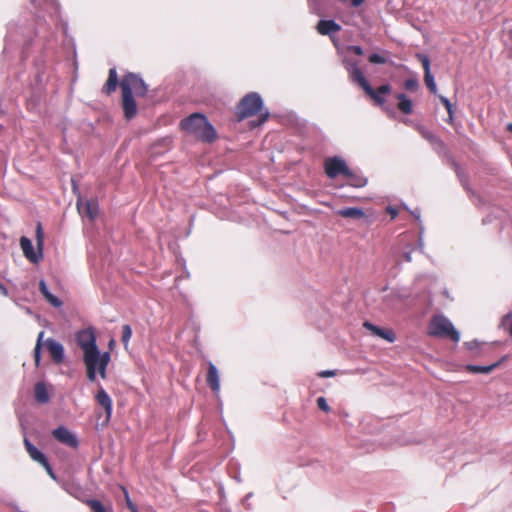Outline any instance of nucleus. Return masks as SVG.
<instances>
[{
    "instance_id": "27",
    "label": "nucleus",
    "mask_w": 512,
    "mask_h": 512,
    "mask_svg": "<svg viewBox=\"0 0 512 512\" xmlns=\"http://www.w3.org/2000/svg\"><path fill=\"white\" fill-rule=\"evenodd\" d=\"M345 177H347L349 179L350 185L353 187H356V188H362V187L366 186V184L368 182L366 177L354 172L353 170H351L350 175H345Z\"/></svg>"
},
{
    "instance_id": "18",
    "label": "nucleus",
    "mask_w": 512,
    "mask_h": 512,
    "mask_svg": "<svg viewBox=\"0 0 512 512\" xmlns=\"http://www.w3.org/2000/svg\"><path fill=\"white\" fill-rule=\"evenodd\" d=\"M341 30V25L335 20H320L317 24V31L321 35H331Z\"/></svg>"
},
{
    "instance_id": "46",
    "label": "nucleus",
    "mask_w": 512,
    "mask_h": 512,
    "mask_svg": "<svg viewBox=\"0 0 512 512\" xmlns=\"http://www.w3.org/2000/svg\"><path fill=\"white\" fill-rule=\"evenodd\" d=\"M466 347L470 351L477 350L480 347V343L478 340H472L465 343Z\"/></svg>"
},
{
    "instance_id": "31",
    "label": "nucleus",
    "mask_w": 512,
    "mask_h": 512,
    "mask_svg": "<svg viewBox=\"0 0 512 512\" xmlns=\"http://www.w3.org/2000/svg\"><path fill=\"white\" fill-rule=\"evenodd\" d=\"M43 336H44V332L41 331L37 337L36 346L34 348V360H35V365L37 367L40 365V362H41V348L43 345V342H42Z\"/></svg>"
},
{
    "instance_id": "48",
    "label": "nucleus",
    "mask_w": 512,
    "mask_h": 512,
    "mask_svg": "<svg viewBox=\"0 0 512 512\" xmlns=\"http://www.w3.org/2000/svg\"><path fill=\"white\" fill-rule=\"evenodd\" d=\"M269 116H270V112L268 110L261 113L260 117H259V123L262 124V123L266 122L268 120Z\"/></svg>"
},
{
    "instance_id": "41",
    "label": "nucleus",
    "mask_w": 512,
    "mask_h": 512,
    "mask_svg": "<svg viewBox=\"0 0 512 512\" xmlns=\"http://www.w3.org/2000/svg\"><path fill=\"white\" fill-rule=\"evenodd\" d=\"M317 405H318V408L324 412L330 411V407L327 403V400L323 396L317 398Z\"/></svg>"
},
{
    "instance_id": "6",
    "label": "nucleus",
    "mask_w": 512,
    "mask_h": 512,
    "mask_svg": "<svg viewBox=\"0 0 512 512\" xmlns=\"http://www.w3.org/2000/svg\"><path fill=\"white\" fill-rule=\"evenodd\" d=\"M263 100L259 93L250 92L246 94L236 106V116L238 120H244L261 112Z\"/></svg>"
},
{
    "instance_id": "29",
    "label": "nucleus",
    "mask_w": 512,
    "mask_h": 512,
    "mask_svg": "<svg viewBox=\"0 0 512 512\" xmlns=\"http://www.w3.org/2000/svg\"><path fill=\"white\" fill-rule=\"evenodd\" d=\"M86 504L91 509V512H112V508L109 510L103 505V503L98 499H88Z\"/></svg>"
},
{
    "instance_id": "21",
    "label": "nucleus",
    "mask_w": 512,
    "mask_h": 512,
    "mask_svg": "<svg viewBox=\"0 0 512 512\" xmlns=\"http://www.w3.org/2000/svg\"><path fill=\"white\" fill-rule=\"evenodd\" d=\"M119 83L120 82H118L117 70L115 67H113L109 70L108 79L103 86V92L107 95H110L116 90Z\"/></svg>"
},
{
    "instance_id": "15",
    "label": "nucleus",
    "mask_w": 512,
    "mask_h": 512,
    "mask_svg": "<svg viewBox=\"0 0 512 512\" xmlns=\"http://www.w3.org/2000/svg\"><path fill=\"white\" fill-rule=\"evenodd\" d=\"M363 326L370 330L373 335L385 339L390 343H393L396 339L395 334L391 330L383 329L379 326L372 324L369 321L364 322Z\"/></svg>"
},
{
    "instance_id": "17",
    "label": "nucleus",
    "mask_w": 512,
    "mask_h": 512,
    "mask_svg": "<svg viewBox=\"0 0 512 512\" xmlns=\"http://www.w3.org/2000/svg\"><path fill=\"white\" fill-rule=\"evenodd\" d=\"M97 403L102 406L106 413V421H109L112 414V400L109 394L103 389L100 388L96 394Z\"/></svg>"
},
{
    "instance_id": "26",
    "label": "nucleus",
    "mask_w": 512,
    "mask_h": 512,
    "mask_svg": "<svg viewBox=\"0 0 512 512\" xmlns=\"http://www.w3.org/2000/svg\"><path fill=\"white\" fill-rule=\"evenodd\" d=\"M338 214L345 218L361 219L365 216L364 211L357 207H346L338 210Z\"/></svg>"
},
{
    "instance_id": "10",
    "label": "nucleus",
    "mask_w": 512,
    "mask_h": 512,
    "mask_svg": "<svg viewBox=\"0 0 512 512\" xmlns=\"http://www.w3.org/2000/svg\"><path fill=\"white\" fill-rule=\"evenodd\" d=\"M122 92L121 106L123 109L124 117L126 120H131L137 115V103L134 94L129 88V85L124 83Z\"/></svg>"
},
{
    "instance_id": "16",
    "label": "nucleus",
    "mask_w": 512,
    "mask_h": 512,
    "mask_svg": "<svg viewBox=\"0 0 512 512\" xmlns=\"http://www.w3.org/2000/svg\"><path fill=\"white\" fill-rule=\"evenodd\" d=\"M206 381H207L208 386L211 388V390L214 393L219 392V390H220L219 373H218L217 367L212 362H209V364H208Z\"/></svg>"
},
{
    "instance_id": "54",
    "label": "nucleus",
    "mask_w": 512,
    "mask_h": 512,
    "mask_svg": "<svg viewBox=\"0 0 512 512\" xmlns=\"http://www.w3.org/2000/svg\"><path fill=\"white\" fill-rule=\"evenodd\" d=\"M507 130H508L509 132H512V123H509V124L507 125Z\"/></svg>"
},
{
    "instance_id": "35",
    "label": "nucleus",
    "mask_w": 512,
    "mask_h": 512,
    "mask_svg": "<svg viewBox=\"0 0 512 512\" xmlns=\"http://www.w3.org/2000/svg\"><path fill=\"white\" fill-rule=\"evenodd\" d=\"M310 12L320 15L322 12V0H307Z\"/></svg>"
},
{
    "instance_id": "22",
    "label": "nucleus",
    "mask_w": 512,
    "mask_h": 512,
    "mask_svg": "<svg viewBox=\"0 0 512 512\" xmlns=\"http://www.w3.org/2000/svg\"><path fill=\"white\" fill-rule=\"evenodd\" d=\"M35 400L40 404H46L50 400V396L45 383L37 382L34 386Z\"/></svg>"
},
{
    "instance_id": "4",
    "label": "nucleus",
    "mask_w": 512,
    "mask_h": 512,
    "mask_svg": "<svg viewBox=\"0 0 512 512\" xmlns=\"http://www.w3.org/2000/svg\"><path fill=\"white\" fill-rule=\"evenodd\" d=\"M111 360L110 352H101L99 348L83 354L87 378L90 382L96 380L98 373L101 378H106V369Z\"/></svg>"
},
{
    "instance_id": "52",
    "label": "nucleus",
    "mask_w": 512,
    "mask_h": 512,
    "mask_svg": "<svg viewBox=\"0 0 512 512\" xmlns=\"http://www.w3.org/2000/svg\"><path fill=\"white\" fill-rule=\"evenodd\" d=\"M364 1H365V0H351V5H352L353 7H359L360 5H362V4H363V2H364Z\"/></svg>"
},
{
    "instance_id": "12",
    "label": "nucleus",
    "mask_w": 512,
    "mask_h": 512,
    "mask_svg": "<svg viewBox=\"0 0 512 512\" xmlns=\"http://www.w3.org/2000/svg\"><path fill=\"white\" fill-rule=\"evenodd\" d=\"M52 436L60 443L71 448H77L79 441L77 436L72 433L67 427L61 425L52 431Z\"/></svg>"
},
{
    "instance_id": "34",
    "label": "nucleus",
    "mask_w": 512,
    "mask_h": 512,
    "mask_svg": "<svg viewBox=\"0 0 512 512\" xmlns=\"http://www.w3.org/2000/svg\"><path fill=\"white\" fill-rule=\"evenodd\" d=\"M419 132H420L421 136L425 140H427L431 145H433V143H435V141L439 138L432 131L427 130L424 127H420Z\"/></svg>"
},
{
    "instance_id": "25",
    "label": "nucleus",
    "mask_w": 512,
    "mask_h": 512,
    "mask_svg": "<svg viewBox=\"0 0 512 512\" xmlns=\"http://www.w3.org/2000/svg\"><path fill=\"white\" fill-rule=\"evenodd\" d=\"M78 210L83 212L89 219L94 220L98 213V205L94 201L87 200L85 205L82 207L78 202Z\"/></svg>"
},
{
    "instance_id": "43",
    "label": "nucleus",
    "mask_w": 512,
    "mask_h": 512,
    "mask_svg": "<svg viewBox=\"0 0 512 512\" xmlns=\"http://www.w3.org/2000/svg\"><path fill=\"white\" fill-rule=\"evenodd\" d=\"M347 51L348 52H352V53H354L356 55H359V56L364 54L363 48L361 46H359V45H349L347 47Z\"/></svg>"
},
{
    "instance_id": "8",
    "label": "nucleus",
    "mask_w": 512,
    "mask_h": 512,
    "mask_svg": "<svg viewBox=\"0 0 512 512\" xmlns=\"http://www.w3.org/2000/svg\"><path fill=\"white\" fill-rule=\"evenodd\" d=\"M324 169L327 177L330 179H335L339 175L345 177V175L351 174V169L346 161L338 156L327 158L324 162Z\"/></svg>"
},
{
    "instance_id": "45",
    "label": "nucleus",
    "mask_w": 512,
    "mask_h": 512,
    "mask_svg": "<svg viewBox=\"0 0 512 512\" xmlns=\"http://www.w3.org/2000/svg\"><path fill=\"white\" fill-rule=\"evenodd\" d=\"M447 160H448V163L449 165L455 170H459V168L461 167L459 165V163L455 160V158L451 155V153H449V155L446 156Z\"/></svg>"
},
{
    "instance_id": "20",
    "label": "nucleus",
    "mask_w": 512,
    "mask_h": 512,
    "mask_svg": "<svg viewBox=\"0 0 512 512\" xmlns=\"http://www.w3.org/2000/svg\"><path fill=\"white\" fill-rule=\"evenodd\" d=\"M39 290L41 294L44 296V298L47 300V302L51 304L53 307L59 308L62 306L63 302L57 296L50 292L45 280L43 279L39 282Z\"/></svg>"
},
{
    "instance_id": "51",
    "label": "nucleus",
    "mask_w": 512,
    "mask_h": 512,
    "mask_svg": "<svg viewBox=\"0 0 512 512\" xmlns=\"http://www.w3.org/2000/svg\"><path fill=\"white\" fill-rule=\"evenodd\" d=\"M0 294L3 296H8V289L1 282H0Z\"/></svg>"
},
{
    "instance_id": "47",
    "label": "nucleus",
    "mask_w": 512,
    "mask_h": 512,
    "mask_svg": "<svg viewBox=\"0 0 512 512\" xmlns=\"http://www.w3.org/2000/svg\"><path fill=\"white\" fill-rule=\"evenodd\" d=\"M336 373L334 370H323L321 371L318 375L320 377H323V378H326V377H332L334 376Z\"/></svg>"
},
{
    "instance_id": "19",
    "label": "nucleus",
    "mask_w": 512,
    "mask_h": 512,
    "mask_svg": "<svg viewBox=\"0 0 512 512\" xmlns=\"http://www.w3.org/2000/svg\"><path fill=\"white\" fill-rule=\"evenodd\" d=\"M24 446L31 459L40 465L48 460L46 455L40 451L28 438H24Z\"/></svg>"
},
{
    "instance_id": "32",
    "label": "nucleus",
    "mask_w": 512,
    "mask_h": 512,
    "mask_svg": "<svg viewBox=\"0 0 512 512\" xmlns=\"http://www.w3.org/2000/svg\"><path fill=\"white\" fill-rule=\"evenodd\" d=\"M432 147H433L434 151L436 153H438L440 156L446 157L450 153L449 150L447 149L446 144L440 138H438L435 141V143H433Z\"/></svg>"
},
{
    "instance_id": "40",
    "label": "nucleus",
    "mask_w": 512,
    "mask_h": 512,
    "mask_svg": "<svg viewBox=\"0 0 512 512\" xmlns=\"http://www.w3.org/2000/svg\"><path fill=\"white\" fill-rule=\"evenodd\" d=\"M414 251V247L412 245H407L406 250L402 252L401 258L405 262H411L412 261V252Z\"/></svg>"
},
{
    "instance_id": "5",
    "label": "nucleus",
    "mask_w": 512,
    "mask_h": 512,
    "mask_svg": "<svg viewBox=\"0 0 512 512\" xmlns=\"http://www.w3.org/2000/svg\"><path fill=\"white\" fill-rule=\"evenodd\" d=\"M428 334L439 338H449L454 342H459L460 333L455 329L452 322L444 315H435L430 320Z\"/></svg>"
},
{
    "instance_id": "56",
    "label": "nucleus",
    "mask_w": 512,
    "mask_h": 512,
    "mask_svg": "<svg viewBox=\"0 0 512 512\" xmlns=\"http://www.w3.org/2000/svg\"><path fill=\"white\" fill-rule=\"evenodd\" d=\"M488 220L486 218L483 219V223L486 224Z\"/></svg>"
},
{
    "instance_id": "53",
    "label": "nucleus",
    "mask_w": 512,
    "mask_h": 512,
    "mask_svg": "<svg viewBox=\"0 0 512 512\" xmlns=\"http://www.w3.org/2000/svg\"><path fill=\"white\" fill-rule=\"evenodd\" d=\"M114 344H115V340H114V339H111V340L109 341V347H110V348H112V347L114 346Z\"/></svg>"
},
{
    "instance_id": "7",
    "label": "nucleus",
    "mask_w": 512,
    "mask_h": 512,
    "mask_svg": "<svg viewBox=\"0 0 512 512\" xmlns=\"http://www.w3.org/2000/svg\"><path fill=\"white\" fill-rule=\"evenodd\" d=\"M36 238H37L38 253L35 252L33 243L29 238L23 236L20 239V246H21L24 256L34 264L38 263L43 256V253H42L43 235H42L41 224H38V226H37Z\"/></svg>"
},
{
    "instance_id": "33",
    "label": "nucleus",
    "mask_w": 512,
    "mask_h": 512,
    "mask_svg": "<svg viewBox=\"0 0 512 512\" xmlns=\"http://www.w3.org/2000/svg\"><path fill=\"white\" fill-rule=\"evenodd\" d=\"M439 99L447 110V113L449 116L448 123H452L453 122V114H454L452 103L450 102V100L447 97H445L443 95H439Z\"/></svg>"
},
{
    "instance_id": "37",
    "label": "nucleus",
    "mask_w": 512,
    "mask_h": 512,
    "mask_svg": "<svg viewBox=\"0 0 512 512\" xmlns=\"http://www.w3.org/2000/svg\"><path fill=\"white\" fill-rule=\"evenodd\" d=\"M132 336V329L131 326L128 324H125L122 326V343L125 347H127L130 338Z\"/></svg>"
},
{
    "instance_id": "38",
    "label": "nucleus",
    "mask_w": 512,
    "mask_h": 512,
    "mask_svg": "<svg viewBox=\"0 0 512 512\" xmlns=\"http://www.w3.org/2000/svg\"><path fill=\"white\" fill-rule=\"evenodd\" d=\"M455 173L465 189L468 190V176L467 173L460 167L459 170H455Z\"/></svg>"
},
{
    "instance_id": "9",
    "label": "nucleus",
    "mask_w": 512,
    "mask_h": 512,
    "mask_svg": "<svg viewBox=\"0 0 512 512\" xmlns=\"http://www.w3.org/2000/svg\"><path fill=\"white\" fill-rule=\"evenodd\" d=\"M124 83L128 84L132 93L138 97H144L148 92V85L139 74L127 73L119 83L121 89H123Z\"/></svg>"
},
{
    "instance_id": "30",
    "label": "nucleus",
    "mask_w": 512,
    "mask_h": 512,
    "mask_svg": "<svg viewBox=\"0 0 512 512\" xmlns=\"http://www.w3.org/2000/svg\"><path fill=\"white\" fill-rule=\"evenodd\" d=\"M411 215L417 220L418 222V225H419V228H420V233H419V246H420V249L423 250V233H424V227H423V224H422V221H421V211L419 208H416L412 211H410Z\"/></svg>"
},
{
    "instance_id": "24",
    "label": "nucleus",
    "mask_w": 512,
    "mask_h": 512,
    "mask_svg": "<svg viewBox=\"0 0 512 512\" xmlns=\"http://www.w3.org/2000/svg\"><path fill=\"white\" fill-rule=\"evenodd\" d=\"M499 362H495L490 365H474V364H468L466 365L465 369L467 372L472 374H488L491 371H493L496 367H498Z\"/></svg>"
},
{
    "instance_id": "42",
    "label": "nucleus",
    "mask_w": 512,
    "mask_h": 512,
    "mask_svg": "<svg viewBox=\"0 0 512 512\" xmlns=\"http://www.w3.org/2000/svg\"><path fill=\"white\" fill-rule=\"evenodd\" d=\"M123 490H124V493H125L127 508L131 512H139L137 506L131 501V499H130V497L128 495V491L125 488Z\"/></svg>"
},
{
    "instance_id": "50",
    "label": "nucleus",
    "mask_w": 512,
    "mask_h": 512,
    "mask_svg": "<svg viewBox=\"0 0 512 512\" xmlns=\"http://www.w3.org/2000/svg\"><path fill=\"white\" fill-rule=\"evenodd\" d=\"M387 212L391 215L392 219H394L398 215L397 209L392 206H389L387 208Z\"/></svg>"
},
{
    "instance_id": "1",
    "label": "nucleus",
    "mask_w": 512,
    "mask_h": 512,
    "mask_svg": "<svg viewBox=\"0 0 512 512\" xmlns=\"http://www.w3.org/2000/svg\"><path fill=\"white\" fill-rule=\"evenodd\" d=\"M37 10L33 23L27 20L11 22L7 28L6 44L4 50L12 49L14 45L21 47L23 58L28 56V48L32 45L34 37L50 42L54 33L50 31L42 12H46L56 23L58 21L60 5L56 0H30Z\"/></svg>"
},
{
    "instance_id": "23",
    "label": "nucleus",
    "mask_w": 512,
    "mask_h": 512,
    "mask_svg": "<svg viewBox=\"0 0 512 512\" xmlns=\"http://www.w3.org/2000/svg\"><path fill=\"white\" fill-rule=\"evenodd\" d=\"M396 98L398 100V109L405 115L411 114L413 111L412 100L405 93L397 94Z\"/></svg>"
},
{
    "instance_id": "3",
    "label": "nucleus",
    "mask_w": 512,
    "mask_h": 512,
    "mask_svg": "<svg viewBox=\"0 0 512 512\" xmlns=\"http://www.w3.org/2000/svg\"><path fill=\"white\" fill-rule=\"evenodd\" d=\"M343 65L346 71L348 72L349 80L352 83L358 84L365 91V93L375 101L376 104L380 106H383L385 104L386 100L382 95L391 92V86L389 84H383L379 86L376 91L375 89H373L369 81L364 76V73L359 68L357 61L345 58L343 60Z\"/></svg>"
},
{
    "instance_id": "39",
    "label": "nucleus",
    "mask_w": 512,
    "mask_h": 512,
    "mask_svg": "<svg viewBox=\"0 0 512 512\" xmlns=\"http://www.w3.org/2000/svg\"><path fill=\"white\" fill-rule=\"evenodd\" d=\"M368 60L372 64H385L387 62V59L379 53H372Z\"/></svg>"
},
{
    "instance_id": "36",
    "label": "nucleus",
    "mask_w": 512,
    "mask_h": 512,
    "mask_svg": "<svg viewBox=\"0 0 512 512\" xmlns=\"http://www.w3.org/2000/svg\"><path fill=\"white\" fill-rule=\"evenodd\" d=\"M404 87L408 91L415 92L419 88V80L416 77L409 78L405 80Z\"/></svg>"
},
{
    "instance_id": "49",
    "label": "nucleus",
    "mask_w": 512,
    "mask_h": 512,
    "mask_svg": "<svg viewBox=\"0 0 512 512\" xmlns=\"http://www.w3.org/2000/svg\"><path fill=\"white\" fill-rule=\"evenodd\" d=\"M253 496V493L252 492H249L248 494H246L244 500H243V503L246 505L247 509H251V504L248 502L250 501V498Z\"/></svg>"
},
{
    "instance_id": "2",
    "label": "nucleus",
    "mask_w": 512,
    "mask_h": 512,
    "mask_svg": "<svg viewBox=\"0 0 512 512\" xmlns=\"http://www.w3.org/2000/svg\"><path fill=\"white\" fill-rule=\"evenodd\" d=\"M180 128L187 134L193 135L197 140L203 143H213L217 139V131L200 112H195L180 121Z\"/></svg>"
},
{
    "instance_id": "44",
    "label": "nucleus",
    "mask_w": 512,
    "mask_h": 512,
    "mask_svg": "<svg viewBox=\"0 0 512 512\" xmlns=\"http://www.w3.org/2000/svg\"><path fill=\"white\" fill-rule=\"evenodd\" d=\"M41 466L46 470V472L52 479H56V475L49 460L45 461Z\"/></svg>"
},
{
    "instance_id": "13",
    "label": "nucleus",
    "mask_w": 512,
    "mask_h": 512,
    "mask_svg": "<svg viewBox=\"0 0 512 512\" xmlns=\"http://www.w3.org/2000/svg\"><path fill=\"white\" fill-rule=\"evenodd\" d=\"M416 58L422 63L424 69V81L429 91L436 95L437 94V86L434 79V76L431 73L430 69V59L427 55L422 53H417Z\"/></svg>"
},
{
    "instance_id": "14",
    "label": "nucleus",
    "mask_w": 512,
    "mask_h": 512,
    "mask_svg": "<svg viewBox=\"0 0 512 512\" xmlns=\"http://www.w3.org/2000/svg\"><path fill=\"white\" fill-rule=\"evenodd\" d=\"M45 346H46L52 360L55 363L60 364L63 362L64 357H65V350H64V346L60 342L56 341L53 338H48L45 341Z\"/></svg>"
},
{
    "instance_id": "28",
    "label": "nucleus",
    "mask_w": 512,
    "mask_h": 512,
    "mask_svg": "<svg viewBox=\"0 0 512 512\" xmlns=\"http://www.w3.org/2000/svg\"><path fill=\"white\" fill-rule=\"evenodd\" d=\"M499 329L507 332L512 338V311L502 317Z\"/></svg>"
},
{
    "instance_id": "55",
    "label": "nucleus",
    "mask_w": 512,
    "mask_h": 512,
    "mask_svg": "<svg viewBox=\"0 0 512 512\" xmlns=\"http://www.w3.org/2000/svg\"><path fill=\"white\" fill-rule=\"evenodd\" d=\"M508 35H509V39L512 41V29L509 31Z\"/></svg>"
},
{
    "instance_id": "11",
    "label": "nucleus",
    "mask_w": 512,
    "mask_h": 512,
    "mask_svg": "<svg viewBox=\"0 0 512 512\" xmlns=\"http://www.w3.org/2000/svg\"><path fill=\"white\" fill-rule=\"evenodd\" d=\"M76 342L82 349L83 354L98 348L93 328L78 331L76 334Z\"/></svg>"
}]
</instances>
